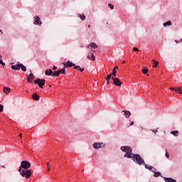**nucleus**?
<instances>
[{
  "label": "nucleus",
  "instance_id": "nucleus-20",
  "mask_svg": "<svg viewBox=\"0 0 182 182\" xmlns=\"http://www.w3.org/2000/svg\"><path fill=\"white\" fill-rule=\"evenodd\" d=\"M172 25L173 23H171V21H168L163 23V26H164V28H166V26H171Z\"/></svg>",
  "mask_w": 182,
  "mask_h": 182
},
{
  "label": "nucleus",
  "instance_id": "nucleus-15",
  "mask_svg": "<svg viewBox=\"0 0 182 182\" xmlns=\"http://www.w3.org/2000/svg\"><path fill=\"white\" fill-rule=\"evenodd\" d=\"M165 182H177V181L173 178L163 177Z\"/></svg>",
  "mask_w": 182,
  "mask_h": 182
},
{
  "label": "nucleus",
  "instance_id": "nucleus-50",
  "mask_svg": "<svg viewBox=\"0 0 182 182\" xmlns=\"http://www.w3.org/2000/svg\"><path fill=\"white\" fill-rule=\"evenodd\" d=\"M1 58H2V55L0 54V59H1Z\"/></svg>",
  "mask_w": 182,
  "mask_h": 182
},
{
  "label": "nucleus",
  "instance_id": "nucleus-14",
  "mask_svg": "<svg viewBox=\"0 0 182 182\" xmlns=\"http://www.w3.org/2000/svg\"><path fill=\"white\" fill-rule=\"evenodd\" d=\"M92 146L94 147V149H95L96 150H99V149H102V146H100V142H95L92 144Z\"/></svg>",
  "mask_w": 182,
  "mask_h": 182
},
{
  "label": "nucleus",
  "instance_id": "nucleus-9",
  "mask_svg": "<svg viewBox=\"0 0 182 182\" xmlns=\"http://www.w3.org/2000/svg\"><path fill=\"white\" fill-rule=\"evenodd\" d=\"M34 79L35 75H33V73H31L27 77V82H28L29 83H32V80H33Z\"/></svg>",
  "mask_w": 182,
  "mask_h": 182
},
{
  "label": "nucleus",
  "instance_id": "nucleus-30",
  "mask_svg": "<svg viewBox=\"0 0 182 182\" xmlns=\"http://www.w3.org/2000/svg\"><path fill=\"white\" fill-rule=\"evenodd\" d=\"M142 73H144V75H147V73H149V70L144 68L142 70Z\"/></svg>",
  "mask_w": 182,
  "mask_h": 182
},
{
  "label": "nucleus",
  "instance_id": "nucleus-11",
  "mask_svg": "<svg viewBox=\"0 0 182 182\" xmlns=\"http://www.w3.org/2000/svg\"><path fill=\"white\" fill-rule=\"evenodd\" d=\"M87 48H90L91 49H96L97 48V44L95 43H90L88 46H87Z\"/></svg>",
  "mask_w": 182,
  "mask_h": 182
},
{
  "label": "nucleus",
  "instance_id": "nucleus-36",
  "mask_svg": "<svg viewBox=\"0 0 182 182\" xmlns=\"http://www.w3.org/2000/svg\"><path fill=\"white\" fill-rule=\"evenodd\" d=\"M132 50H134V52H139V50L136 47H133Z\"/></svg>",
  "mask_w": 182,
  "mask_h": 182
},
{
  "label": "nucleus",
  "instance_id": "nucleus-45",
  "mask_svg": "<svg viewBox=\"0 0 182 182\" xmlns=\"http://www.w3.org/2000/svg\"><path fill=\"white\" fill-rule=\"evenodd\" d=\"M18 137H22V134H20L18 135Z\"/></svg>",
  "mask_w": 182,
  "mask_h": 182
},
{
  "label": "nucleus",
  "instance_id": "nucleus-26",
  "mask_svg": "<svg viewBox=\"0 0 182 182\" xmlns=\"http://www.w3.org/2000/svg\"><path fill=\"white\" fill-rule=\"evenodd\" d=\"M112 76H113L112 73L109 74V75L107 76L106 80H107V85H109V80H110V79H112Z\"/></svg>",
  "mask_w": 182,
  "mask_h": 182
},
{
  "label": "nucleus",
  "instance_id": "nucleus-31",
  "mask_svg": "<svg viewBox=\"0 0 182 182\" xmlns=\"http://www.w3.org/2000/svg\"><path fill=\"white\" fill-rule=\"evenodd\" d=\"M176 92H178L180 95H182L181 88L177 87Z\"/></svg>",
  "mask_w": 182,
  "mask_h": 182
},
{
  "label": "nucleus",
  "instance_id": "nucleus-13",
  "mask_svg": "<svg viewBox=\"0 0 182 182\" xmlns=\"http://www.w3.org/2000/svg\"><path fill=\"white\" fill-rule=\"evenodd\" d=\"M11 69L13 70H19L21 69V63H18V64L15 65H11Z\"/></svg>",
  "mask_w": 182,
  "mask_h": 182
},
{
  "label": "nucleus",
  "instance_id": "nucleus-44",
  "mask_svg": "<svg viewBox=\"0 0 182 182\" xmlns=\"http://www.w3.org/2000/svg\"><path fill=\"white\" fill-rule=\"evenodd\" d=\"M176 43H179L180 41H178L177 40H175Z\"/></svg>",
  "mask_w": 182,
  "mask_h": 182
},
{
  "label": "nucleus",
  "instance_id": "nucleus-42",
  "mask_svg": "<svg viewBox=\"0 0 182 182\" xmlns=\"http://www.w3.org/2000/svg\"><path fill=\"white\" fill-rule=\"evenodd\" d=\"M177 88H175V87H171L170 88V90H176Z\"/></svg>",
  "mask_w": 182,
  "mask_h": 182
},
{
  "label": "nucleus",
  "instance_id": "nucleus-32",
  "mask_svg": "<svg viewBox=\"0 0 182 182\" xmlns=\"http://www.w3.org/2000/svg\"><path fill=\"white\" fill-rule=\"evenodd\" d=\"M159 66V61H154V68H157Z\"/></svg>",
  "mask_w": 182,
  "mask_h": 182
},
{
  "label": "nucleus",
  "instance_id": "nucleus-46",
  "mask_svg": "<svg viewBox=\"0 0 182 182\" xmlns=\"http://www.w3.org/2000/svg\"><path fill=\"white\" fill-rule=\"evenodd\" d=\"M47 171H50V168H48L47 169Z\"/></svg>",
  "mask_w": 182,
  "mask_h": 182
},
{
  "label": "nucleus",
  "instance_id": "nucleus-28",
  "mask_svg": "<svg viewBox=\"0 0 182 182\" xmlns=\"http://www.w3.org/2000/svg\"><path fill=\"white\" fill-rule=\"evenodd\" d=\"M20 69H21L23 72H26V67L22 63L20 64Z\"/></svg>",
  "mask_w": 182,
  "mask_h": 182
},
{
  "label": "nucleus",
  "instance_id": "nucleus-12",
  "mask_svg": "<svg viewBox=\"0 0 182 182\" xmlns=\"http://www.w3.org/2000/svg\"><path fill=\"white\" fill-rule=\"evenodd\" d=\"M87 58V59H90V60H96V56H95V55H93V53H89Z\"/></svg>",
  "mask_w": 182,
  "mask_h": 182
},
{
  "label": "nucleus",
  "instance_id": "nucleus-2",
  "mask_svg": "<svg viewBox=\"0 0 182 182\" xmlns=\"http://www.w3.org/2000/svg\"><path fill=\"white\" fill-rule=\"evenodd\" d=\"M134 163H136V164H138V166H144L145 161L143 158L140 156L139 154H134L132 156V158Z\"/></svg>",
  "mask_w": 182,
  "mask_h": 182
},
{
  "label": "nucleus",
  "instance_id": "nucleus-43",
  "mask_svg": "<svg viewBox=\"0 0 182 182\" xmlns=\"http://www.w3.org/2000/svg\"><path fill=\"white\" fill-rule=\"evenodd\" d=\"M0 167H2L3 168H6V166H5L4 165H0Z\"/></svg>",
  "mask_w": 182,
  "mask_h": 182
},
{
  "label": "nucleus",
  "instance_id": "nucleus-51",
  "mask_svg": "<svg viewBox=\"0 0 182 182\" xmlns=\"http://www.w3.org/2000/svg\"><path fill=\"white\" fill-rule=\"evenodd\" d=\"M122 63H126V61H123Z\"/></svg>",
  "mask_w": 182,
  "mask_h": 182
},
{
  "label": "nucleus",
  "instance_id": "nucleus-37",
  "mask_svg": "<svg viewBox=\"0 0 182 182\" xmlns=\"http://www.w3.org/2000/svg\"><path fill=\"white\" fill-rule=\"evenodd\" d=\"M0 65H1L2 66H5V63L1 58H0Z\"/></svg>",
  "mask_w": 182,
  "mask_h": 182
},
{
  "label": "nucleus",
  "instance_id": "nucleus-5",
  "mask_svg": "<svg viewBox=\"0 0 182 182\" xmlns=\"http://www.w3.org/2000/svg\"><path fill=\"white\" fill-rule=\"evenodd\" d=\"M46 80L45 79H41V78H37L34 80V83L36 85H38L41 87V89H43V86H45V82Z\"/></svg>",
  "mask_w": 182,
  "mask_h": 182
},
{
  "label": "nucleus",
  "instance_id": "nucleus-18",
  "mask_svg": "<svg viewBox=\"0 0 182 182\" xmlns=\"http://www.w3.org/2000/svg\"><path fill=\"white\" fill-rule=\"evenodd\" d=\"M45 75H46L47 76H53V71L52 70V69H49L48 70H46Z\"/></svg>",
  "mask_w": 182,
  "mask_h": 182
},
{
  "label": "nucleus",
  "instance_id": "nucleus-8",
  "mask_svg": "<svg viewBox=\"0 0 182 182\" xmlns=\"http://www.w3.org/2000/svg\"><path fill=\"white\" fill-rule=\"evenodd\" d=\"M144 166L146 170H149V171H151L152 173H153V171H154V170H157L156 168H154L152 166H150L147 164H144Z\"/></svg>",
  "mask_w": 182,
  "mask_h": 182
},
{
  "label": "nucleus",
  "instance_id": "nucleus-35",
  "mask_svg": "<svg viewBox=\"0 0 182 182\" xmlns=\"http://www.w3.org/2000/svg\"><path fill=\"white\" fill-rule=\"evenodd\" d=\"M1 112H4V105H2V104H0V113H1Z\"/></svg>",
  "mask_w": 182,
  "mask_h": 182
},
{
  "label": "nucleus",
  "instance_id": "nucleus-27",
  "mask_svg": "<svg viewBox=\"0 0 182 182\" xmlns=\"http://www.w3.org/2000/svg\"><path fill=\"white\" fill-rule=\"evenodd\" d=\"M32 97L33 100H39V95L36 93L33 94Z\"/></svg>",
  "mask_w": 182,
  "mask_h": 182
},
{
  "label": "nucleus",
  "instance_id": "nucleus-23",
  "mask_svg": "<svg viewBox=\"0 0 182 182\" xmlns=\"http://www.w3.org/2000/svg\"><path fill=\"white\" fill-rule=\"evenodd\" d=\"M77 16L81 19V21H85L86 19V16H85L84 14H78Z\"/></svg>",
  "mask_w": 182,
  "mask_h": 182
},
{
  "label": "nucleus",
  "instance_id": "nucleus-33",
  "mask_svg": "<svg viewBox=\"0 0 182 182\" xmlns=\"http://www.w3.org/2000/svg\"><path fill=\"white\" fill-rule=\"evenodd\" d=\"M165 157H166V159H170V155L168 154V152H167V150H166Z\"/></svg>",
  "mask_w": 182,
  "mask_h": 182
},
{
  "label": "nucleus",
  "instance_id": "nucleus-3",
  "mask_svg": "<svg viewBox=\"0 0 182 182\" xmlns=\"http://www.w3.org/2000/svg\"><path fill=\"white\" fill-rule=\"evenodd\" d=\"M18 173L21 177H25L26 178H30L32 177V171L31 169H18Z\"/></svg>",
  "mask_w": 182,
  "mask_h": 182
},
{
  "label": "nucleus",
  "instance_id": "nucleus-4",
  "mask_svg": "<svg viewBox=\"0 0 182 182\" xmlns=\"http://www.w3.org/2000/svg\"><path fill=\"white\" fill-rule=\"evenodd\" d=\"M31 167V162L28 161H22L19 169L21 170H28Z\"/></svg>",
  "mask_w": 182,
  "mask_h": 182
},
{
  "label": "nucleus",
  "instance_id": "nucleus-34",
  "mask_svg": "<svg viewBox=\"0 0 182 182\" xmlns=\"http://www.w3.org/2000/svg\"><path fill=\"white\" fill-rule=\"evenodd\" d=\"M108 6H109L110 9H114V6H113V4L109 3Z\"/></svg>",
  "mask_w": 182,
  "mask_h": 182
},
{
  "label": "nucleus",
  "instance_id": "nucleus-1",
  "mask_svg": "<svg viewBox=\"0 0 182 182\" xmlns=\"http://www.w3.org/2000/svg\"><path fill=\"white\" fill-rule=\"evenodd\" d=\"M120 149L125 153L124 155V157H126L127 159H132V156H133V149L132 147L129 146H122L120 147Z\"/></svg>",
  "mask_w": 182,
  "mask_h": 182
},
{
  "label": "nucleus",
  "instance_id": "nucleus-48",
  "mask_svg": "<svg viewBox=\"0 0 182 182\" xmlns=\"http://www.w3.org/2000/svg\"><path fill=\"white\" fill-rule=\"evenodd\" d=\"M87 28H90V25H88V26H87Z\"/></svg>",
  "mask_w": 182,
  "mask_h": 182
},
{
  "label": "nucleus",
  "instance_id": "nucleus-22",
  "mask_svg": "<svg viewBox=\"0 0 182 182\" xmlns=\"http://www.w3.org/2000/svg\"><path fill=\"white\" fill-rule=\"evenodd\" d=\"M74 69L77 70H80V72H83L85 70V68H82L80 65H74Z\"/></svg>",
  "mask_w": 182,
  "mask_h": 182
},
{
  "label": "nucleus",
  "instance_id": "nucleus-49",
  "mask_svg": "<svg viewBox=\"0 0 182 182\" xmlns=\"http://www.w3.org/2000/svg\"><path fill=\"white\" fill-rule=\"evenodd\" d=\"M48 86H49V87H52V85H49Z\"/></svg>",
  "mask_w": 182,
  "mask_h": 182
},
{
  "label": "nucleus",
  "instance_id": "nucleus-25",
  "mask_svg": "<svg viewBox=\"0 0 182 182\" xmlns=\"http://www.w3.org/2000/svg\"><path fill=\"white\" fill-rule=\"evenodd\" d=\"M117 69H119L118 66H115L112 70V76H114V77H116V70H117Z\"/></svg>",
  "mask_w": 182,
  "mask_h": 182
},
{
  "label": "nucleus",
  "instance_id": "nucleus-38",
  "mask_svg": "<svg viewBox=\"0 0 182 182\" xmlns=\"http://www.w3.org/2000/svg\"><path fill=\"white\" fill-rule=\"evenodd\" d=\"M100 146H101V148H102V147H105V146H106V144L102 143V142H100Z\"/></svg>",
  "mask_w": 182,
  "mask_h": 182
},
{
  "label": "nucleus",
  "instance_id": "nucleus-19",
  "mask_svg": "<svg viewBox=\"0 0 182 182\" xmlns=\"http://www.w3.org/2000/svg\"><path fill=\"white\" fill-rule=\"evenodd\" d=\"M3 92H4L6 95H9V93H11V88H9V87H4Z\"/></svg>",
  "mask_w": 182,
  "mask_h": 182
},
{
  "label": "nucleus",
  "instance_id": "nucleus-52",
  "mask_svg": "<svg viewBox=\"0 0 182 182\" xmlns=\"http://www.w3.org/2000/svg\"><path fill=\"white\" fill-rule=\"evenodd\" d=\"M181 42H182V38H181Z\"/></svg>",
  "mask_w": 182,
  "mask_h": 182
},
{
  "label": "nucleus",
  "instance_id": "nucleus-41",
  "mask_svg": "<svg viewBox=\"0 0 182 182\" xmlns=\"http://www.w3.org/2000/svg\"><path fill=\"white\" fill-rule=\"evenodd\" d=\"M133 124H134V122L132 121L129 124V126H133Z\"/></svg>",
  "mask_w": 182,
  "mask_h": 182
},
{
  "label": "nucleus",
  "instance_id": "nucleus-17",
  "mask_svg": "<svg viewBox=\"0 0 182 182\" xmlns=\"http://www.w3.org/2000/svg\"><path fill=\"white\" fill-rule=\"evenodd\" d=\"M122 112L124 113V115L127 119H129V117H130V115L132 114L130 111H127V110H123Z\"/></svg>",
  "mask_w": 182,
  "mask_h": 182
},
{
  "label": "nucleus",
  "instance_id": "nucleus-39",
  "mask_svg": "<svg viewBox=\"0 0 182 182\" xmlns=\"http://www.w3.org/2000/svg\"><path fill=\"white\" fill-rule=\"evenodd\" d=\"M152 132L156 134V133H158V132H159V130H157V129H153V130H152Z\"/></svg>",
  "mask_w": 182,
  "mask_h": 182
},
{
  "label": "nucleus",
  "instance_id": "nucleus-40",
  "mask_svg": "<svg viewBox=\"0 0 182 182\" xmlns=\"http://www.w3.org/2000/svg\"><path fill=\"white\" fill-rule=\"evenodd\" d=\"M57 69H58V67H57V66L54 65V66L53 67V70H56Z\"/></svg>",
  "mask_w": 182,
  "mask_h": 182
},
{
  "label": "nucleus",
  "instance_id": "nucleus-6",
  "mask_svg": "<svg viewBox=\"0 0 182 182\" xmlns=\"http://www.w3.org/2000/svg\"><path fill=\"white\" fill-rule=\"evenodd\" d=\"M33 23L38 26H42V21H41V17H39V16H35L33 17Z\"/></svg>",
  "mask_w": 182,
  "mask_h": 182
},
{
  "label": "nucleus",
  "instance_id": "nucleus-24",
  "mask_svg": "<svg viewBox=\"0 0 182 182\" xmlns=\"http://www.w3.org/2000/svg\"><path fill=\"white\" fill-rule=\"evenodd\" d=\"M58 73H63V75H65L66 73V68L63 67L62 69L58 70Z\"/></svg>",
  "mask_w": 182,
  "mask_h": 182
},
{
  "label": "nucleus",
  "instance_id": "nucleus-21",
  "mask_svg": "<svg viewBox=\"0 0 182 182\" xmlns=\"http://www.w3.org/2000/svg\"><path fill=\"white\" fill-rule=\"evenodd\" d=\"M171 134H173L175 137H178L180 133L178 130L171 132Z\"/></svg>",
  "mask_w": 182,
  "mask_h": 182
},
{
  "label": "nucleus",
  "instance_id": "nucleus-10",
  "mask_svg": "<svg viewBox=\"0 0 182 182\" xmlns=\"http://www.w3.org/2000/svg\"><path fill=\"white\" fill-rule=\"evenodd\" d=\"M64 65L65 68H72V66H75V64L73 63H71L70 60L67 61L66 63H63Z\"/></svg>",
  "mask_w": 182,
  "mask_h": 182
},
{
  "label": "nucleus",
  "instance_id": "nucleus-47",
  "mask_svg": "<svg viewBox=\"0 0 182 182\" xmlns=\"http://www.w3.org/2000/svg\"><path fill=\"white\" fill-rule=\"evenodd\" d=\"M47 166H48V167H49V163H47Z\"/></svg>",
  "mask_w": 182,
  "mask_h": 182
},
{
  "label": "nucleus",
  "instance_id": "nucleus-29",
  "mask_svg": "<svg viewBox=\"0 0 182 182\" xmlns=\"http://www.w3.org/2000/svg\"><path fill=\"white\" fill-rule=\"evenodd\" d=\"M60 75V74L59 73L58 70L57 71L53 72V76H56V77H58V76H59Z\"/></svg>",
  "mask_w": 182,
  "mask_h": 182
},
{
  "label": "nucleus",
  "instance_id": "nucleus-16",
  "mask_svg": "<svg viewBox=\"0 0 182 182\" xmlns=\"http://www.w3.org/2000/svg\"><path fill=\"white\" fill-rule=\"evenodd\" d=\"M157 170H154L152 173H154V177H162L161 173L160 171H156Z\"/></svg>",
  "mask_w": 182,
  "mask_h": 182
},
{
  "label": "nucleus",
  "instance_id": "nucleus-7",
  "mask_svg": "<svg viewBox=\"0 0 182 182\" xmlns=\"http://www.w3.org/2000/svg\"><path fill=\"white\" fill-rule=\"evenodd\" d=\"M112 80H113V83L115 86H122V81H120L119 78H114V77H112Z\"/></svg>",
  "mask_w": 182,
  "mask_h": 182
}]
</instances>
